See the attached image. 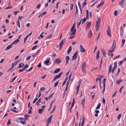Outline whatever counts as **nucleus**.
<instances>
[{
	"mask_svg": "<svg viewBox=\"0 0 126 126\" xmlns=\"http://www.w3.org/2000/svg\"><path fill=\"white\" fill-rule=\"evenodd\" d=\"M98 20L96 22V31H98L100 27V24L101 22V17L97 16Z\"/></svg>",
	"mask_w": 126,
	"mask_h": 126,
	"instance_id": "1",
	"label": "nucleus"
},
{
	"mask_svg": "<svg viewBox=\"0 0 126 126\" xmlns=\"http://www.w3.org/2000/svg\"><path fill=\"white\" fill-rule=\"evenodd\" d=\"M75 27H72L71 29V32L69 33V34L70 35H72L75 34L76 32V29H75Z\"/></svg>",
	"mask_w": 126,
	"mask_h": 126,
	"instance_id": "2",
	"label": "nucleus"
},
{
	"mask_svg": "<svg viewBox=\"0 0 126 126\" xmlns=\"http://www.w3.org/2000/svg\"><path fill=\"white\" fill-rule=\"evenodd\" d=\"M86 63L84 62L83 64L82 65V71L84 74H85L86 73Z\"/></svg>",
	"mask_w": 126,
	"mask_h": 126,
	"instance_id": "3",
	"label": "nucleus"
},
{
	"mask_svg": "<svg viewBox=\"0 0 126 126\" xmlns=\"http://www.w3.org/2000/svg\"><path fill=\"white\" fill-rule=\"evenodd\" d=\"M125 0H121L119 1V3L118 4L120 5L123 8L125 5Z\"/></svg>",
	"mask_w": 126,
	"mask_h": 126,
	"instance_id": "4",
	"label": "nucleus"
},
{
	"mask_svg": "<svg viewBox=\"0 0 126 126\" xmlns=\"http://www.w3.org/2000/svg\"><path fill=\"white\" fill-rule=\"evenodd\" d=\"M66 38H64L63 39L62 41H61L60 43V44L59 45V50L60 49L62 48V46L64 44V42H65V40Z\"/></svg>",
	"mask_w": 126,
	"mask_h": 126,
	"instance_id": "5",
	"label": "nucleus"
},
{
	"mask_svg": "<svg viewBox=\"0 0 126 126\" xmlns=\"http://www.w3.org/2000/svg\"><path fill=\"white\" fill-rule=\"evenodd\" d=\"M62 72H61L60 73L57 75L54 76L53 79L52 81V82L53 81L55 80L56 79H57L60 78L62 74Z\"/></svg>",
	"mask_w": 126,
	"mask_h": 126,
	"instance_id": "6",
	"label": "nucleus"
},
{
	"mask_svg": "<svg viewBox=\"0 0 126 126\" xmlns=\"http://www.w3.org/2000/svg\"><path fill=\"white\" fill-rule=\"evenodd\" d=\"M17 63V62H16L14 63H13L12 64L11 67L9 69L8 71H7V72H9L11 71L12 69L14 68V66Z\"/></svg>",
	"mask_w": 126,
	"mask_h": 126,
	"instance_id": "7",
	"label": "nucleus"
},
{
	"mask_svg": "<svg viewBox=\"0 0 126 126\" xmlns=\"http://www.w3.org/2000/svg\"><path fill=\"white\" fill-rule=\"evenodd\" d=\"M80 51L81 52H84L85 51V49H84L81 45L80 46Z\"/></svg>",
	"mask_w": 126,
	"mask_h": 126,
	"instance_id": "8",
	"label": "nucleus"
},
{
	"mask_svg": "<svg viewBox=\"0 0 126 126\" xmlns=\"http://www.w3.org/2000/svg\"><path fill=\"white\" fill-rule=\"evenodd\" d=\"M117 62H114V66H113V67L112 69V73L113 74V72L116 68L117 66Z\"/></svg>",
	"mask_w": 126,
	"mask_h": 126,
	"instance_id": "9",
	"label": "nucleus"
},
{
	"mask_svg": "<svg viewBox=\"0 0 126 126\" xmlns=\"http://www.w3.org/2000/svg\"><path fill=\"white\" fill-rule=\"evenodd\" d=\"M61 62V60L60 59H56L55 60V63L57 64H59Z\"/></svg>",
	"mask_w": 126,
	"mask_h": 126,
	"instance_id": "10",
	"label": "nucleus"
},
{
	"mask_svg": "<svg viewBox=\"0 0 126 126\" xmlns=\"http://www.w3.org/2000/svg\"><path fill=\"white\" fill-rule=\"evenodd\" d=\"M104 1L103 0H102L100 3L97 6V8L101 6L102 5L104 4Z\"/></svg>",
	"mask_w": 126,
	"mask_h": 126,
	"instance_id": "11",
	"label": "nucleus"
},
{
	"mask_svg": "<svg viewBox=\"0 0 126 126\" xmlns=\"http://www.w3.org/2000/svg\"><path fill=\"white\" fill-rule=\"evenodd\" d=\"M116 46V42L115 40L113 41V44L111 47V49H114Z\"/></svg>",
	"mask_w": 126,
	"mask_h": 126,
	"instance_id": "12",
	"label": "nucleus"
},
{
	"mask_svg": "<svg viewBox=\"0 0 126 126\" xmlns=\"http://www.w3.org/2000/svg\"><path fill=\"white\" fill-rule=\"evenodd\" d=\"M77 53L78 52L77 51L76 52H75V53L74 54L72 58V60H74L76 59L77 57Z\"/></svg>",
	"mask_w": 126,
	"mask_h": 126,
	"instance_id": "13",
	"label": "nucleus"
},
{
	"mask_svg": "<svg viewBox=\"0 0 126 126\" xmlns=\"http://www.w3.org/2000/svg\"><path fill=\"white\" fill-rule=\"evenodd\" d=\"M103 76H101L100 77H96V81L97 83V80H99V81H101V79H102Z\"/></svg>",
	"mask_w": 126,
	"mask_h": 126,
	"instance_id": "14",
	"label": "nucleus"
},
{
	"mask_svg": "<svg viewBox=\"0 0 126 126\" xmlns=\"http://www.w3.org/2000/svg\"><path fill=\"white\" fill-rule=\"evenodd\" d=\"M13 45L12 44L11 45H9L8 46H7L6 47V48H5V51H6L7 50H9V49L13 47Z\"/></svg>",
	"mask_w": 126,
	"mask_h": 126,
	"instance_id": "15",
	"label": "nucleus"
},
{
	"mask_svg": "<svg viewBox=\"0 0 126 126\" xmlns=\"http://www.w3.org/2000/svg\"><path fill=\"white\" fill-rule=\"evenodd\" d=\"M92 35V33L91 30H90L88 33V36L89 38H90L91 37Z\"/></svg>",
	"mask_w": 126,
	"mask_h": 126,
	"instance_id": "16",
	"label": "nucleus"
},
{
	"mask_svg": "<svg viewBox=\"0 0 126 126\" xmlns=\"http://www.w3.org/2000/svg\"><path fill=\"white\" fill-rule=\"evenodd\" d=\"M69 59V57L68 56H67L66 58V65L68 64V61Z\"/></svg>",
	"mask_w": 126,
	"mask_h": 126,
	"instance_id": "17",
	"label": "nucleus"
},
{
	"mask_svg": "<svg viewBox=\"0 0 126 126\" xmlns=\"http://www.w3.org/2000/svg\"><path fill=\"white\" fill-rule=\"evenodd\" d=\"M19 41V40L17 39L15 40L13 43H12V44H16L18 43Z\"/></svg>",
	"mask_w": 126,
	"mask_h": 126,
	"instance_id": "18",
	"label": "nucleus"
},
{
	"mask_svg": "<svg viewBox=\"0 0 126 126\" xmlns=\"http://www.w3.org/2000/svg\"><path fill=\"white\" fill-rule=\"evenodd\" d=\"M110 29L109 27L108 29L107 30V33L108 35L109 36H111V34L110 33Z\"/></svg>",
	"mask_w": 126,
	"mask_h": 126,
	"instance_id": "19",
	"label": "nucleus"
},
{
	"mask_svg": "<svg viewBox=\"0 0 126 126\" xmlns=\"http://www.w3.org/2000/svg\"><path fill=\"white\" fill-rule=\"evenodd\" d=\"M44 110V109H39L38 112L39 114H41Z\"/></svg>",
	"mask_w": 126,
	"mask_h": 126,
	"instance_id": "20",
	"label": "nucleus"
},
{
	"mask_svg": "<svg viewBox=\"0 0 126 126\" xmlns=\"http://www.w3.org/2000/svg\"><path fill=\"white\" fill-rule=\"evenodd\" d=\"M24 65V64L22 63H20L19 64V65L18 66V67L19 68H21L22 67H23Z\"/></svg>",
	"mask_w": 126,
	"mask_h": 126,
	"instance_id": "21",
	"label": "nucleus"
},
{
	"mask_svg": "<svg viewBox=\"0 0 126 126\" xmlns=\"http://www.w3.org/2000/svg\"><path fill=\"white\" fill-rule=\"evenodd\" d=\"M47 13L46 12H45L43 13H41L38 16V17L39 18L40 16H43L44 15L46 14Z\"/></svg>",
	"mask_w": 126,
	"mask_h": 126,
	"instance_id": "22",
	"label": "nucleus"
},
{
	"mask_svg": "<svg viewBox=\"0 0 126 126\" xmlns=\"http://www.w3.org/2000/svg\"><path fill=\"white\" fill-rule=\"evenodd\" d=\"M52 115H51L48 118V120L47 122H49V123H50L51 122V120L52 119Z\"/></svg>",
	"mask_w": 126,
	"mask_h": 126,
	"instance_id": "23",
	"label": "nucleus"
},
{
	"mask_svg": "<svg viewBox=\"0 0 126 126\" xmlns=\"http://www.w3.org/2000/svg\"><path fill=\"white\" fill-rule=\"evenodd\" d=\"M111 68H112V66L111 65V64L109 67V71H108V74H109V73L111 72Z\"/></svg>",
	"mask_w": 126,
	"mask_h": 126,
	"instance_id": "24",
	"label": "nucleus"
},
{
	"mask_svg": "<svg viewBox=\"0 0 126 126\" xmlns=\"http://www.w3.org/2000/svg\"><path fill=\"white\" fill-rule=\"evenodd\" d=\"M91 22L90 21L87 22L86 25L88 28H90L91 25Z\"/></svg>",
	"mask_w": 126,
	"mask_h": 126,
	"instance_id": "25",
	"label": "nucleus"
},
{
	"mask_svg": "<svg viewBox=\"0 0 126 126\" xmlns=\"http://www.w3.org/2000/svg\"><path fill=\"white\" fill-rule=\"evenodd\" d=\"M71 50H72V47H71V46H70L69 47V48L68 49L67 51V53L68 54L70 53V52L71 51Z\"/></svg>",
	"mask_w": 126,
	"mask_h": 126,
	"instance_id": "26",
	"label": "nucleus"
},
{
	"mask_svg": "<svg viewBox=\"0 0 126 126\" xmlns=\"http://www.w3.org/2000/svg\"><path fill=\"white\" fill-rule=\"evenodd\" d=\"M60 70L61 69L60 68L57 69L54 71V73H57L59 72Z\"/></svg>",
	"mask_w": 126,
	"mask_h": 126,
	"instance_id": "27",
	"label": "nucleus"
},
{
	"mask_svg": "<svg viewBox=\"0 0 126 126\" xmlns=\"http://www.w3.org/2000/svg\"><path fill=\"white\" fill-rule=\"evenodd\" d=\"M123 80L121 79H119L117 81L116 83L118 84H119L121 82H122Z\"/></svg>",
	"mask_w": 126,
	"mask_h": 126,
	"instance_id": "28",
	"label": "nucleus"
},
{
	"mask_svg": "<svg viewBox=\"0 0 126 126\" xmlns=\"http://www.w3.org/2000/svg\"><path fill=\"white\" fill-rule=\"evenodd\" d=\"M52 34H50L49 35H48V36L47 37H46V39H49L51 38L52 37Z\"/></svg>",
	"mask_w": 126,
	"mask_h": 126,
	"instance_id": "29",
	"label": "nucleus"
},
{
	"mask_svg": "<svg viewBox=\"0 0 126 126\" xmlns=\"http://www.w3.org/2000/svg\"><path fill=\"white\" fill-rule=\"evenodd\" d=\"M86 17L87 19L89 18V12L88 10H86Z\"/></svg>",
	"mask_w": 126,
	"mask_h": 126,
	"instance_id": "30",
	"label": "nucleus"
},
{
	"mask_svg": "<svg viewBox=\"0 0 126 126\" xmlns=\"http://www.w3.org/2000/svg\"><path fill=\"white\" fill-rule=\"evenodd\" d=\"M10 119H8V120L7 123V126H9V125L11 124V122H10Z\"/></svg>",
	"mask_w": 126,
	"mask_h": 126,
	"instance_id": "31",
	"label": "nucleus"
},
{
	"mask_svg": "<svg viewBox=\"0 0 126 126\" xmlns=\"http://www.w3.org/2000/svg\"><path fill=\"white\" fill-rule=\"evenodd\" d=\"M49 63V60L48 59H47L45 62V63L46 64V65H48L47 64Z\"/></svg>",
	"mask_w": 126,
	"mask_h": 126,
	"instance_id": "32",
	"label": "nucleus"
},
{
	"mask_svg": "<svg viewBox=\"0 0 126 126\" xmlns=\"http://www.w3.org/2000/svg\"><path fill=\"white\" fill-rule=\"evenodd\" d=\"M99 51H98L96 55V58L97 59H98L99 58Z\"/></svg>",
	"mask_w": 126,
	"mask_h": 126,
	"instance_id": "33",
	"label": "nucleus"
},
{
	"mask_svg": "<svg viewBox=\"0 0 126 126\" xmlns=\"http://www.w3.org/2000/svg\"><path fill=\"white\" fill-rule=\"evenodd\" d=\"M100 106H101L100 103H99V104H98V105H97V107H96V110L99 109L100 108Z\"/></svg>",
	"mask_w": 126,
	"mask_h": 126,
	"instance_id": "34",
	"label": "nucleus"
},
{
	"mask_svg": "<svg viewBox=\"0 0 126 126\" xmlns=\"http://www.w3.org/2000/svg\"><path fill=\"white\" fill-rule=\"evenodd\" d=\"M122 44L121 45V47H122L124 45V44L125 43V40L124 39H123L122 40Z\"/></svg>",
	"mask_w": 126,
	"mask_h": 126,
	"instance_id": "35",
	"label": "nucleus"
},
{
	"mask_svg": "<svg viewBox=\"0 0 126 126\" xmlns=\"http://www.w3.org/2000/svg\"><path fill=\"white\" fill-rule=\"evenodd\" d=\"M85 101L84 99H83L81 102V104L82 106H84V103L85 102Z\"/></svg>",
	"mask_w": 126,
	"mask_h": 126,
	"instance_id": "36",
	"label": "nucleus"
},
{
	"mask_svg": "<svg viewBox=\"0 0 126 126\" xmlns=\"http://www.w3.org/2000/svg\"><path fill=\"white\" fill-rule=\"evenodd\" d=\"M87 4L86 2L85 1H84L82 4L83 7H84Z\"/></svg>",
	"mask_w": 126,
	"mask_h": 126,
	"instance_id": "37",
	"label": "nucleus"
},
{
	"mask_svg": "<svg viewBox=\"0 0 126 126\" xmlns=\"http://www.w3.org/2000/svg\"><path fill=\"white\" fill-rule=\"evenodd\" d=\"M82 19H81V20H80L78 23L77 25V27L78 28L79 26L80 25V24H81V20Z\"/></svg>",
	"mask_w": 126,
	"mask_h": 126,
	"instance_id": "38",
	"label": "nucleus"
},
{
	"mask_svg": "<svg viewBox=\"0 0 126 126\" xmlns=\"http://www.w3.org/2000/svg\"><path fill=\"white\" fill-rule=\"evenodd\" d=\"M74 104H75V103H74L73 102H72V106H71V107L70 108V111L71 112V110L72 109L73 107L74 106Z\"/></svg>",
	"mask_w": 126,
	"mask_h": 126,
	"instance_id": "39",
	"label": "nucleus"
},
{
	"mask_svg": "<svg viewBox=\"0 0 126 126\" xmlns=\"http://www.w3.org/2000/svg\"><path fill=\"white\" fill-rule=\"evenodd\" d=\"M108 55L111 56L112 57L113 55V53H110L109 52H108Z\"/></svg>",
	"mask_w": 126,
	"mask_h": 126,
	"instance_id": "40",
	"label": "nucleus"
},
{
	"mask_svg": "<svg viewBox=\"0 0 126 126\" xmlns=\"http://www.w3.org/2000/svg\"><path fill=\"white\" fill-rule=\"evenodd\" d=\"M85 122V118L84 117H83L82 118V122L81 124H82L83 125Z\"/></svg>",
	"mask_w": 126,
	"mask_h": 126,
	"instance_id": "41",
	"label": "nucleus"
},
{
	"mask_svg": "<svg viewBox=\"0 0 126 126\" xmlns=\"http://www.w3.org/2000/svg\"><path fill=\"white\" fill-rule=\"evenodd\" d=\"M17 76H15V77L13 79H12V80H11L10 81V82H13L15 80V79H16V78L17 77Z\"/></svg>",
	"mask_w": 126,
	"mask_h": 126,
	"instance_id": "42",
	"label": "nucleus"
},
{
	"mask_svg": "<svg viewBox=\"0 0 126 126\" xmlns=\"http://www.w3.org/2000/svg\"><path fill=\"white\" fill-rule=\"evenodd\" d=\"M45 89V88L44 87H43L40 89L39 91L40 92V91H43Z\"/></svg>",
	"mask_w": 126,
	"mask_h": 126,
	"instance_id": "43",
	"label": "nucleus"
},
{
	"mask_svg": "<svg viewBox=\"0 0 126 126\" xmlns=\"http://www.w3.org/2000/svg\"><path fill=\"white\" fill-rule=\"evenodd\" d=\"M121 114H118V116H117V119L118 120H119L120 119V118H121Z\"/></svg>",
	"mask_w": 126,
	"mask_h": 126,
	"instance_id": "44",
	"label": "nucleus"
},
{
	"mask_svg": "<svg viewBox=\"0 0 126 126\" xmlns=\"http://www.w3.org/2000/svg\"><path fill=\"white\" fill-rule=\"evenodd\" d=\"M29 115L27 114V115H25L24 116H25V118H24V120L26 121V120L28 119L27 118V117L28 116H29Z\"/></svg>",
	"mask_w": 126,
	"mask_h": 126,
	"instance_id": "45",
	"label": "nucleus"
},
{
	"mask_svg": "<svg viewBox=\"0 0 126 126\" xmlns=\"http://www.w3.org/2000/svg\"><path fill=\"white\" fill-rule=\"evenodd\" d=\"M99 86L100 89H101V81H99Z\"/></svg>",
	"mask_w": 126,
	"mask_h": 126,
	"instance_id": "46",
	"label": "nucleus"
},
{
	"mask_svg": "<svg viewBox=\"0 0 126 126\" xmlns=\"http://www.w3.org/2000/svg\"><path fill=\"white\" fill-rule=\"evenodd\" d=\"M103 84H104V88H103V91H102L103 93H104V91L105 90V82Z\"/></svg>",
	"mask_w": 126,
	"mask_h": 126,
	"instance_id": "47",
	"label": "nucleus"
},
{
	"mask_svg": "<svg viewBox=\"0 0 126 126\" xmlns=\"http://www.w3.org/2000/svg\"><path fill=\"white\" fill-rule=\"evenodd\" d=\"M87 18L86 17H84L82 21V24H83L84 23L86 20V19Z\"/></svg>",
	"mask_w": 126,
	"mask_h": 126,
	"instance_id": "48",
	"label": "nucleus"
},
{
	"mask_svg": "<svg viewBox=\"0 0 126 126\" xmlns=\"http://www.w3.org/2000/svg\"><path fill=\"white\" fill-rule=\"evenodd\" d=\"M73 3L71 4V6H70V9L71 10H72L73 9Z\"/></svg>",
	"mask_w": 126,
	"mask_h": 126,
	"instance_id": "49",
	"label": "nucleus"
},
{
	"mask_svg": "<svg viewBox=\"0 0 126 126\" xmlns=\"http://www.w3.org/2000/svg\"><path fill=\"white\" fill-rule=\"evenodd\" d=\"M17 25L18 27L19 28H20V22L18 21L17 22Z\"/></svg>",
	"mask_w": 126,
	"mask_h": 126,
	"instance_id": "50",
	"label": "nucleus"
},
{
	"mask_svg": "<svg viewBox=\"0 0 126 126\" xmlns=\"http://www.w3.org/2000/svg\"><path fill=\"white\" fill-rule=\"evenodd\" d=\"M114 50V49H111L109 50L108 51V52L111 53Z\"/></svg>",
	"mask_w": 126,
	"mask_h": 126,
	"instance_id": "51",
	"label": "nucleus"
},
{
	"mask_svg": "<svg viewBox=\"0 0 126 126\" xmlns=\"http://www.w3.org/2000/svg\"><path fill=\"white\" fill-rule=\"evenodd\" d=\"M37 100H38L37 98L36 97L33 101V103H34L36 101H37Z\"/></svg>",
	"mask_w": 126,
	"mask_h": 126,
	"instance_id": "52",
	"label": "nucleus"
},
{
	"mask_svg": "<svg viewBox=\"0 0 126 126\" xmlns=\"http://www.w3.org/2000/svg\"><path fill=\"white\" fill-rule=\"evenodd\" d=\"M25 69L23 68L22 69H20L19 70V72H20L24 71Z\"/></svg>",
	"mask_w": 126,
	"mask_h": 126,
	"instance_id": "53",
	"label": "nucleus"
},
{
	"mask_svg": "<svg viewBox=\"0 0 126 126\" xmlns=\"http://www.w3.org/2000/svg\"><path fill=\"white\" fill-rule=\"evenodd\" d=\"M28 37L26 36L24 39V43H25V42L26 41V40L27 39Z\"/></svg>",
	"mask_w": 126,
	"mask_h": 126,
	"instance_id": "54",
	"label": "nucleus"
},
{
	"mask_svg": "<svg viewBox=\"0 0 126 126\" xmlns=\"http://www.w3.org/2000/svg\"><path fill=\"white\" fill-rule=\"evenodd\" d=\"M97 68V67H94L92 68L91 70V71H93L95 70Z\"/></svg>",
	"mask_w": 126,
	"mask_h": 126,
	"instance_id": "55",
	"label": "nucleus"
},
{
	"mask_svg": "<svg viewBox=\"0 0 126 126\" xmlns=\"http://www.w3.org/2000/svg\"><path fill=\"white\" fill-rule=\"evenodd\" d=\"M100 33H99L98 36L97 37V38L96 39V40L97 41V42L98 39H99V37H100Z\"/></svg>",
	"mask_w": 126,
	"mask_h": 126,
	"instance_id": "56",
	"label": "nucleus"
},
{
	"mask_svg": "<svg viewBox=\"0 0 126 126\" xmlns=\"http://www.w3.org/2000/svg\"><path fill=\"white\" fill-rule=\"evenodd\" d=\"M53 103V102H51V103L50 104V106L48 110H50V109L52 107V104Z\"/></svg>",
	"mask_w": 126,
	"mask_h": 126,
	"instance_id": "57",
	"label": "nucleus"
},
{
	"mask_svg": "<svg viewBox=\"0 0 126 126\" xmlns=\"http://www.w3.org/2000/svg\"><path fill=\"white\" fill-rule=\"evenodd\" d=\"M58 82H59V81H57L54 84V87H56V86H57V85L58 84Z\"/></svg>",
	"mask_w": 126,
	"mask_h": 126,
	"instance_id": "58",
	"label": "nucleus"
},
{
	"mask_svg": "<svg viewBox=\"0 0 126 126\" xmlns=\"http://www.w3.org/2000/svg\"><path fill=\"white\" fill-rule=\"evenodd\" d=\"M37 45L34 46V47H33L32 48V50H33L35 49L36 48V47H37Z\"/></svg>",
	"mask_w": 126,
	"mask_h": 126,
	"instance_id": "59",
	"label": "nucleus"
},
{
	"mask_svg": "<svg viewBox=\"0 0 126 126\" xmlns=\"http://www.w3.org/2000/svg\"><path fill=\"white\" fill-rule=\"evenodd\" d=\"M124 87V86H123L122 87H121L120 89L119 90V92L120 93H121V92L122 89Z\"/></svg>",
	"mask_w": 126,
	"mask_h": 126,
	"instance_id": "60",
	"label": "nucleus"
},
{
	"mask_svg": "<svg viewBox=\"0 0 126 126\" xmlns=\"http://www.w3.org/2000/svg\"><path fill=\"white\" fill-rule=\"evenodd\" d=\"M11 111L13 112H17V111L15 110H14L13 109H11Z\"/></svg>",
	"mask_w": 126,
	"mask_h": 126,
	"instance_id": "61",
	"label": "nucleus"
},
{
	"mask_svg": "<svg viewBox=\"0 0 126 126\" xmlns=\"http://www.w3.org/2000/svg\"><path fill=\"white\" fill-rule=\"evenodd\" d=\"M117 12L115 11L114 12V15L115 16H116L117 15Z\"/></svg>",
	"mask_w": 126,
	"mask_h": 126,
	"instance_id": "62",
	"label": "nucleus"
},
{
	"mask_svg": "<svg viewBox=\"0 0 126 126\" xmlns=\"http://www.w3.org/2000/svg\"><path fill=\"white\" fill-rule=\"evenodd\" d=\"M123 61H120L118 63L119 65L120 66L123 62Z\"/></svg>",
	"mask_w": 126,
	"mask_h": 126,
	"instance_id": "63",
	"label": "nucleus"
},
{
	"mask_svg": "<svg viewBox=\"0 0 126 126\" xmlns=\"http://www.w3.org/2000/svg\"><path fill=\"white\" fill-rule=\"evenodd\" d=\"M31 57V56H28L26 59V60H29V59H30V58Z\"/></svg>",
	"mask_w": 126,
	"mask_h": 126,
	"instance_id": "64",
	"label": "nucleus"
}]
</instances>
